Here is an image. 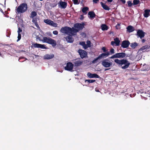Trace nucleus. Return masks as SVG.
<instances>
[{
    "instance_id": "nucleus-1",
    "label": "nucleus",
    "mask_w": 150,
    "mask_h": 150,
    "mask_svg": "<svg viewBox=\"0 0 150 150\" xmlns=\"http://www.w3.org/2000/svg\"><path fill=\"white\" fill-rule=\"evenodd\" d=\"M114 62L118 64L119 67L122 69L127 68L130 64L129 62L125 59L119 60L116 59L114 60Z\"/></svg>"
},
{
    "instance_id": "nucleus-2",
    "label": "nucleus",
    "mask_w": 150,
    "mask_h": 150,
    "mask_svg": "<svg viewBox=\"0 0 150 150\" xmlns=\"http://www.w3.org/2000/svg\"><path fill=\"white\" fill-rule=\"evenodd\" d=\"M60 31L62 33L64 34L68 35L71 34L72 35H74V33L78 31L74 27L71 28L67 26L62 28Z\"/></svg>"
},
{
    "instance_id": "nucleus-3",
    "label": "nucleus",
    "mask_w": 150,
    "mask_h": 150,
    "mask_svg": "<svg viewBox=\"0 0 150 150\" xmlns=\"http://www.w3.org/2000/svg\"><path fill=\"white\" fill-rule=\"evenodd\" d=\"M27 8V4L23 3L17 7L16 9V11L18 13H22L26 11Z\"/></svg>"
},
{
    "instance_id": "nucleus-4",
    "label": "nucleus",
    "mask_w": 150,
    "mask_h": 150,
    "mask_svg": "<svg viewBox=\"0 0 150 150\" xmlns=\"http://www.w3.org/2000/svg\"><path fill=\"white\" fill-rule=\"evenodd\" d=\"M42 41L43 42H46L52 45L53 47H54L56 45V42L55 40L50 38L44 37Z\"/></svg>"
},
{
    "instance_id": "nucleus-5",
    "label": "nucleus",
    "mask_w": 150,
    "mask_h": 150,
    "mask_svg": "<svg viewBox=\"0 0 150 150\" xmlns=\"http://www.w3.org/2000/svg\"><path fill=\"white\" fill-rule=\"evenodd\" d=\"M84 23H76L74 24V27L76 28H75V30H77V32H76L75 33H74V35H76V33L78 32L80 30H82L84 28Z\"/></svg>"
},
{
    "instance_id": "nucleus-6",
    "label": "nucleus",
    "mask_w": 150,
    "mask_h": 150,
    "mask_svg": "<svg viewBox=\"0 0 150 150\" xmlns=\"http://www.w3.org/2000/svg\"><path fill=\"white\" fill-rule=\"evenodd\" d=\"M102 65L104 67H109L112 65V63L107 59H105L102 61Z\"/></svg>"
},
{
    "instance_id": "nucleus-7",
    "label": "nucleus",
    "mask_w": 150,
    "mask_h": 150,
    "mask_svg": "<svg viewBox=\"0 0 150 150\" xmlns=\"http://www.w3.org/2000/svg\"><path fill=\"white\" fill-rule=\"evenodd\" d=\"M126 54L124 52L117 53L109 57L110 59H112L115 58H123L125 57Z\"/></svg>"
},
{
    "instance_id": "nucleus-8",
    "label": "nucleus",
    "mask_w": 150,
    "mask_h": 150,
    "mask_svg": "<svg viewBox=\"0 0 150 150\" xmlns=\"http://www.w3.org/2000/svg\"><path fill=\"white\" fill-rule=\"evenodd\" d=\"M73 67V64L70 62L67 63L66 66L65 67V70L69 71H74L72 69Z\"/></svg>"
},
{
    "instance_id": "nucleus-9",
    "label": "nucleus",
    "mask_w": 150,
    "mask_h": 150,
    "mask_svg": "<svg viewBox=\"0 0 150 150\" xmlns=\"http://www.w3.org/2000/svg\"><path fill=\"white\" fill-rule=\"evenodd\" d=\"M32 47L35 48H40L41 49H46L47 48L46 47H45V45H42L37 43L33 44L32 46Z\"/></svg>"
},
{
    "instance_id": "nucleus-10",
    "label": "nucleus",
    "mask_w": 150,
    "mask_h": 150,
    "mask_svg": "<svg viewBox=\"0 0 150 150\" xmlns=\"http://www.w3.org/2000/svg\"><path fill=\"white\" fill-rule=\"evenodd\" d=\"M45 23L46 24L51 25L54 27H57V24L56 23H54L52 21L48 19H46L44 21Z\"/></svg>"
},
{
    "instance_id": "nucleus-11",
    "label": "nucleus",
    "mask_w": 150,
    "mask_h": 150,
    "mask_svg": "<svg viewBox=\"0 0 150 150\" xmlns=\"http://www.w3.org/2000/svg\"><path fill=\"white\" fill-rule=\"evenodd\" d=\"M145 33L142 30H139L137 32V36L138 38L139 37L141 39H142L144 36Z\"/></svg>"
},
{
    "instance_id": "nucleus-12",
    "label": "nucleus",
    "mask_w": 150,
    "mask_h": 150,
    "mask_svg": "<svg viewBox=\"0 0 150 150\" xmlns=\"http://www.w3.org/2000/svg\"><path fill=\"white\" fill-rule=\"evenodd\" d=\"M78 52L79 53L81 58L85 57L87 55L86 52L84 50H78Z\"/></svg>"
},
{
    "instance_id": "nucleus-13",
    "label": "nucleus",
    "mask_w": 150,
    "mask_h": 150,
    "mask_svg": "<svg viewBox=\"0 0 150 150\" xmlns=\"http://www.w3.org/2000/svg\"><path fill=\"white\" fill-rule=\"evenodd\" d=\"M66 37H64V38L68 42H73L74 41V39L72 37V36L73 35L71 34H69Z\"/></svg>"
},
{
    "instance_id": "nucleus-14",
    "label": "nucleus",
    "mask_w": 150,
    "mask_h": 150,
    "mask_svg": "<svg viewBox=\"0 0 150 150\" xmlns=\"http://www.w3.org/2000/svg\"><path fill=\"white\" fill-rule=\"evenodd\" d=\"M130 43L128 40H124L122 42L121 47L123 48H126L128 47Z\"/></svg>"
},
{
    "instance_id": "nucleus-15",
    "label": "nucleus",
    "mask_w": 150,
    "mask_h": 150,
    "mask_svg": "<svg viewBox=\"0 0 150 150\" xmlns=\"http://www.w3.org/2000/svg\"><path fill=\"white\" fill-rule=\"evenodd\" d=\"M88 76L91 78H100V76L96 74H92L90 72H88L87 74Z\"/></svg>"
},
{
    "instance_id": "nucleus-16",
    "label": "nucleus",
    "mask_w": 150,
    "mask_h": 150,
    "mask_svg": "<svg viewBox=\"0 0 150 150\" xmlns=\"http://www.w3.org/2000/svg\"><path fill=\"white\" fill-rule=\"evenodd\" d=\"M110 55V53L109 52H107L105 53H103L100 54L98 56L100 59L102 58H106Z\"/></svg>"
},
{
    "instance_id": "nucleus-17",
    "label": "nucleus",
    "mask_w": 150,
    "mask_h": 150,
    "mask_svg": "<svg viewBox=\"0 0 150 150\" xmlns=\"http://www.w3.org/2000/svg\"><path fill=\"white\" fill-rule=\"evenodd\" d=\"M54 55L53 54H46L43 57V58L45 59H49L53 58Z\"/></svg>"
},
{
    "instance_id": "nucleus-18",
    "label": "nucleus",
    "mask_w": 150,
    "mask_h": 150,
    "mask_svg": "<svg viewBox=\"0 0 150 150\" xmlns=\"http://www.w3.org/2000/svg\"><path fill=\"white\" fill-rule=\"evenodd\" d=\"M75 66H79L81 65L83 63V61L80 60H75L73 62Z\"/></svg>"
},
{
    "instance_id": "nucleus-19",
    "label": "nucleus",
    "mask_w": 150,
    "mask_h": 150,
    "mask_svg": "<svg viewBox=\"0 0 150 150\" xmlns=\"http://www.w3.org/2000/svg\"><path fill=\"white\" fill-rule=\"evenodd\" d=\"M150 10L146 9L144 11V16L145 18L148 17L149 15Z\"/></svg>"
},
{
    "instance_id": "nucleus-20",
    "label": "nucleus",
    "mask_w": 150,
    "mask_h": 150,
    "mask_svg": "<svg viewBox=\"0 0 150 150\" xmlns=\"http://www.w3.org/2000/svg\"><path fill=\"white\" fill-rule=\"evenodd\" d=\"M59 4L61 7L62 8H65L67 6V3L63 1H61L59 2Z\"/></svg>"
},
{
    "instance_id": "nucleus-21",
    "label": "nucleus",
    "mask_w": 150,
    "mask_h": 150,
    "mask_svg": "<svg viewBox=\"0 0 150 150\" xmlns=\"http://www.w3.org/2000/svg\"><path fill=\"white\" fill-rule=\"evenodd\" d=\"M127 29V31L129 33L132 32L134 30L133 27L131 25L128 26Z\"/></svg>"
},
{
    "instance_id": "nucleus-22",
    "label": "nucleus",
    "mask_w": 150,
    "mask_h": 150,
    "mask_svg": "<svg viewBox=\"0 0 150 150\" xmlns=\"http://www.w3.org/2000/svg\"><path fill=\"white\" fill-rule=\"evenodd\" d=\"M100 4L102 7L105 10H108L110 9L103 2H101Z\"/></svg>"
},
{
    "instance_id": "nucleus-23",
    "label": "nucleus",
    "mask_w": 150,
    "mask_h": 150,
    "mask_svg": "<svg viewBox=\"0 0 150 150\" xmlns=\"http://www.w3.org/2000/svg\"><path fill=\"white\" fill-rule=\"evenodd\" d=\"M88 15L90 16V18H93L96 16V14L93 11H89L88 13Z\"/></svg>"
},
{
    "instance_id": "nucleus-24",
    "label": "nucleus",
    "mask_w": 150,
    "mask_h": 150,
    "mask_svg": "<svg viewBox=\"0 0 150 150\" xmlns=\"http://www.w3.org/2000/svg\"><path fill=\"white\" fill-rule=\"evenodd\" d=\"M79 44L82 46L83 47V48L84 49H86L87 48V45L85 44V43L84 42H80L79 43Z\"/></svg>"
},
{
    "instance_id": "nucleus-25",
    "label": "nucleus",
    "mask_w": 150,
    "mask_h": 150,
    "mask_svg": "<svg viewBox=\"0 0 150 150\" xmlns=\"http://www.w3.org/2000/svg\"><path fill=\"white\" fill-rule=\"evenodd\" d=\"M114 42L116 46H118L120 42L118 38H116L114 39Z\"/></svg>"
},
{
    "instance_id": "nucleus-26",
    "label": "nucleus",
    "mask_w": 150,
    "mask_h": 150,
    "mask_svg": "<svg viewBox=\"0 0 150 150\" xmlns=\"http://www.w3.org/2000/svg\"><path fill=\"white\" fill-rule=\"evenodd\" d=\"M138 45V43L136 42H134L131 43L130 45V46L133 48H135Z\"/></svg>"
},
{
    "instance_id": "nucleus-27",
    "label": "nucleus",
    "mask_w": 150,
    "mask_h": 150,
    "mask_svg": "<svg viewBox=\"0 0 150 150\" xmlns=\"http://www.w3.org/2000/svg\"><path fill=\"white\" fill-rule=\"evenodd\" d=\"M30 15H31V16H30V17L31 18H33L35 16L37 15V13L36 12H35V11H32L31 13L30 14Z\"/></svg>"
},
{
    "instance_id": "nucleus-28",
    "label": "nucleus",
    "mask_w": 150,
    "mask_h": 150,
    "mask_svg": "<svg viewBox=\"0 0 150 150\" xmlns=\"http://www.w3.org/2000/svg\"><path fill=\"white\" fill-rule=\"evenodd\" d=\"M101 27L103 30H107L108 29V26L105 24H102Z\"/></svg>"
},
{
    "instance_id": "nucleus-29",
    "label": "nucleus",
    "mask_w": 150,
    "mask_h": 150,
    "mask_svg": "<svg viewBox=\"0 0 150 150\" xmlns=\"http://www.w3.org/2000/svg\"><path fill=\"white\" fill-rule=\"evenodd\" d=\"M88 10V7H83L82 9V11L85 14L87 13L86 11Z\"/></svg>"
},
{
    "instance_id": "nucleus-30",
    "label": "nucleus",
    "mask_w": 150,
    "mask_h": 150,
    "mask_svg": "<svg viewBox=\"0 0 150 150\" xmlns=\"http://www.w3.org/2000/svg\"><path fill=\"white\" fill-rule=\"evenodd\" d=\"M148 48V46L147 45H146L140 48L139 50V51L143 50H144Z\"/></svg>"
},
{
    "instance_id": "nucleus-31",
    "label": "nucleus",
    "mask_w": 150,
    "mask_h": 150,
    "mask_svg": "<svg viewBox=\"0 0 150 150\" xmlns=\"http://www.w3.org/2000/svg\"><path fill=\"white\" fill-rule=\"evenodd\" d=\"M140 2L139 0H134L133 1V4L134 5H136L138 4Z\"/></svg>"
},
{
    "instance_id": "nucleus-32",
    "label": "nucleus",
    "mask_w": 150,
    "mask_h": 150,
    "mask_svg": "<svg viewBox=\"0 0 150 150\" xmlns=\"http://www.w3.org/2000/svg\"><path fill=\"white\" fill-rule=\"evenodd\" d=\"M87 48L91 47V42L90 41L88 40L87 42Z\"/></svg>"
},
{
    "instance_id": "nucleus-33",
    "label": "nucleus",
    "mask_w": 150,
    "mask_h": 150,
    "mask_svg": "<svg viewBox=\"0 0 150 150\" xmlns=\"http://www.w3.org/2000/svg\"><path fill=\"white\" fill-rule=\"evenodd\" d=\"M100 58L98 56L97 57L94 59L92 62V63L93 64H94L96 63V61L99 59H100Z\"/></svg>"
},
{
    "instance_id": "nucleus-34",
    "label": "nucleus",
    "mask_w": 150,
    "mask_h": 150,
    "mask_svg": "<svg viewBox=\"0 0 150 150\" xmlns=\"http://www.w3.org/2000/svg\"><path fill=\"white\" fill-rule=\"evenodd\" d=\"M95 81V80H86V82H88L89 83H93Z\"/></svg>"
},
{
    "instance_id": "nucleus-35",
    "label": "nucleus",
    "mask_w": 150,
    "mask_h": 150,
    "mask_svg": "<svg viewBox=\"0 0 150 150\" xmlns=\"http://www.w3.org/2000/svg\"><path fill=\"white\" fill-rule=\"evenodd\" d=\"M115 50L113 48H112L110 50V52H109L110 53V54H112L115 53Z\"/></svg>"
},
{
    "instance_id": "nucleus-36",
    "label": "nucleus",
    "mask_w": 150,
    "mask_h": 150,
    "mask_svg": "<svg viewBox=\"0 0 150 150\" xmlns=\"http://www.w3.org/2000/svg\"><path fill=\"white\" fill-rule=\"evenodd\" d=\"M127 3L128 4V6L129 7H131L132 5V1H129L127 2Z\"/></svg>"
},
{
    "instance_id": "nucleus-37",
    "label": "nucleus",
    "mask_w": 150,
    "mask_h": 150,
    "mask_svg": "<svg viewBox=\"0 0 150 150\" xmlns=\"http://www.w3.org/2000/svg\"><path fill=\"white\" fill-rule=\"evenodd\" d=\"M72 1L74 4H79L78 0H73Z\"/></svg>"
},
{
    "instance_id": "nucleus-38",
    "label": "nucleus",
    "mask_w": 150,
    "mask_h": 150,
    "mask_svg": "<svg viewBox=\"0 0 150 150\" xmlns=\"http://www.w3.org/2000/svg\"><path fill=\"white\" fill-rule=\"evenodd\" d=\"M18 39L17 40V42H18V41H19L21 39V35L20 33H18Z\"/></svg>"
},
{
    "instance_id": "nucleus-39",
    "label": "nucleus",
    "mask_w": 150,
    "mask_h": 150,
    "mask_svg": "<svg viewBox=\"0 0 150 150\" xmlns=\"http://www.w3.org/2000/svg\"><path fill=\"white\" fill-rule=\"evenodd\" d=\"M53 33L54 35H57L58 34V32L57 30H54L53 32Z\"/></svg>"
},
{
    "instance_id": "nucleus-40",
    "label": "nucleus",
    "mask_w": 150,
    "mask_h": 150,
    "mask_svg": "<svg viewBox=\"0 0 150 150\" xmlns=\"http://www.w3.org/2000/svg\"><path fill=\"white\" fill-rule=\"evenodd\" d=\"M22 30L20 28H18V33H20L22 32Z\"/></svg>"
},
{
    "instance_id": "nucleus-41",
    "label": "nucleus",
    "mask_w": 150,
    "mask_h": 150,
    "mask_svg": "<svg viewBox=\"0 0 150 150\" xmlns=\"http://www.w3.org/2000/svg\"><path fill=\"white\" fill-rule=\"evenodd\" d=\"M102 50H103V52H107V50L106 49V48L105 47H103L102 48Z\"/></svg>"
},
{
    "instance_id": "nucleus-42",
    "label": "nucleus",
    "mask_w": 150,
    "mask_h": 150,
    "mask_svg": "<svg viewBox=\"0 0 150 150\" xmlns=\"http://www.w3.org/2000/svg\"><path fill=\"white\" fill-rule=\"evenodd\" d=\"M32 22H33V23H34L35 24V23H36L37 22V21L36 19H34V18H33V19Z\"/></svg>"
},
{
    "instance_id": "nucleus-43",
    "label": "nucleus",
    "mask_w": 150,
    "mask_h": 150,
    "mask_svg": "<svg viewBox=\"0 0 150 150\" xmlns=\"http://www.w3.org/2000/svg\"><path fill=\"white\" fill-rule=\"evenodd\" d=\"M121 1L123 4H125V0H120Z\"/></svg>"
},
{
    "instance_id": "nucleus-44",
    "label": "nucleus",
    "mask_w": 150,
    "mask_h": 150,
    "mask_svg": "<svg viewBox=\"0 0 150 150\" xmlns=\"http://www.w3.org/2000/svg\"><path fill=\"white\" fill-rule=\"evenodd\" d=\"M35 25L38 28H39V25H38V23H37V22L36 23H35Z\"/></svg>"
},
{
    "instance_id": "nucleus-45",
    "label": "nucleus",
    "mask_w": 150,
    "mask_h": 150,
    "mask_svg": "<svg viewBox=\"0 0 150 150\" xmlns=\"http://www.w3.org/2000/svg\"><path fill=\"white\" fill-rule=\"evenodd\" d=\"M115 44V43L114 41H112L111 42V45L113 46Z\"/></svg>"
},
{
    "instance_id": "nucleus-46",
    "label": "nucleus",
    "mask_w": 150,
    "mask_h": 150,
    "mask_svg": "<svg viewBox=\"0 0 150 150\" xmlns=\"http://www.w3.org/2000/svg\"><path fill=\"white\" fill-rule=\"evenodd\" d=\"M99 0H93V1L94 3H97V2Z\"/></svg>"
},
{
    "instance_id": "nucleus-47",
    "label": "nucleus",
    "mask_w": 150,
    "mask_h": 150,
    "mask_svg": "<svg viewBox=\"0 0 150 150\" xmlns=\"http://www.w3.org/2000/svg\"><path fill=\"white\" fill-rule=\"evenodd\" d=\"M81 17L80 18V19L81 20H82L83 19V15H81Z\"/></svg>"
},
{
    "instance_id": "nucleus-48",
    "label": "nucleus",
    "mask_w": 150,
    "mask_h": 150,
    "mask_svg": "<svg viewBox=\"0 0 150 150\" xmlns=\"http://www.w3.org/2000/svg\"><path fill=\"white\" fill-rule=\"evenodd\" d=\"M145 41H146V40L145 39H143L142 40V42L143 43H144Z\"/></svg>"
},
{
    "instance_id": "nucleus-49",
    "label": "nucleus",
    "mask_w": 150,
    "mask_h": 150,
    "mask_svg": "<svg viewBox=\"0 0 150 150\" xmlns=\"http://www.w3.org/2000/svg\"><path fill=\"white\" fill-rule=\"evenodd\" d=\"M113 0H107V1L108 2H112Z\"/></svg>"
},
{
    "instance_id": "nucleus-50",
    "label": "nucleus",
    "mask_w": 150,
    "mask_h": 150,
    "mask_svg": "<svg viewBox=\"0 0 150 150\" xmlns=\"http://www.w3.org/2000/svg\"><path fill=\"white\" fill-rule=\"evenodd\" d=\"M0 11L2 12V13H4V12L3 11V10H2V9H1V8H0Z\"/></svg>"
},
{
    "instance_id": "nucleus-51",
    "label": "nucleus",
    "mask_w": 150,
    "mask_h": 150,
    "mask_svg": "<svg viewBox=\"0 0 150 150\" xmlns=\"http://www.w3.org/2000/svg\"><path fill=\"white\" fill-rule=\"evenodd\" d=\"M95 91L96 92H99V91L98 90V89H95Z\"/></svg>"
},
{
    "instance_id": "nucleus-52",
    "label": "nucleus",
    "mask_w": 150,
    "mask_h": 150,
    "mask_svg": "<svg viewBox=\"0 0 150 150\" xmlns=\"http://www.w3.org/2000/svg\"><path fill=\"white\" fill-rule=\"evenodd\" d=\"M110 69V68L109 69H105V71H107V70H109V69Z\"/></svg>"
},
{
    "instance_id": "nucleus-53",
    "label": "nucleus",
    "mask_w": 150,
    "mask_h": 150,
    "mask_svg": "<svg viewBox=\"0 0 150 150\" xmlns=\"http://www.w3.org/2000/svg\"><path fill=\"white\" fill-rule=\"evenodd\" d=\"M20 59H20V58H19V60H19H19H20Z\"/></svg>"
}]
</instances>
